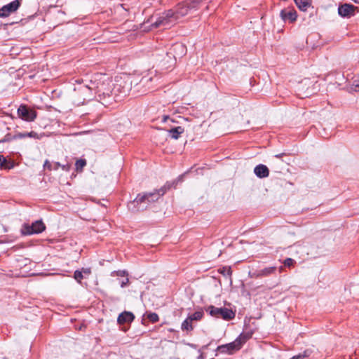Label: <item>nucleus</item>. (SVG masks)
Wrapping results in <instances>:
<instances>
[{"instance_id": "obj_28", "label": "nucleus", "mask_w": 359, "mask_h": 359, "mask_svg": "<svg viewBox=\"0 0 359 359\" xmlns=\"http://www.w3.org/2000/svg\"><path fill=\"white\" fill-rule=\"evenodd\" d=\"M80 271L83 273V275L85 276V278L91 273L90 268H82Z\"/></svg>"}, {"instance_id": "obj_24", "label": "nucleus", "mask_w": 359, "mask_h": 359, "mask_svg": "<svg viewBox=\"0 0 359 359\" xmlns=\"http://www.w3.org/2000/svg\"><path fill=\"white\" fill-rule=\"evenodd\" d=\"M85 278L83 273L80 270H76L74 273V278L79 283H81V280Z\"/></svg>"}, {"instance_id": "obj_30", "label": "nucleus", "mask_w": 359, "mask_h": 359, "mask_svg": "<svg viewBox=\"0 0 359 359\" xmlns=\"http://www.w3.org/2000/svg\"><path fill=\"white\" fill-rule=\"evenodd\" d=\"M309 354L307 353V351H304V353H300L299 355L293 356L295 359H301L305 357H307Z\"/></svg>"}, {"instance_id": "obj_32", "label": "nucleus", "mask_w": 359, "mask_h": 359, "mask_svg": "<svg viewBox=\"0 0 359 359\" xmlns=\"http://www.w3.org/2000/svg\"><path fill=\"white\" fill-rule=\"evenodd\" d=\"M43 167L49 170H51L52 169L51 163L48 160L45 161Z\"/></svg>"}, {"instance_id": "obj_1", "label": "nucleus", "mask_w": 359, "mask_h": 359, "mask_svg": "<svg viewBox=\"0 0 359 359\" xmlns=\"http://www.w3.org/2000/svg\"><path fill=\"white\" fill-rule=\"evenodd\" d=\"M98 81L95 87L89 86L92 89H97V94L99 102L107 107L116 101L115 97L118 93H126L127 90L125 89V85H122L121 81L116 80V83H113L110 78L97 74L94 76V82Z\"/></svg>"}, {"instance_id": "obj_21", "label": "nucleus", "mask_w": 359, "mask_h": 359, "mask_svg": "<svg viewBox=\"0 0 359 359\" xmlns=\"http://www.w3.org/2000/svg\"><path fill=\"white\" fill-rule=\"evenodd\" d=\"M203 316V312L202 311H197L194 312L193 314L189 316L188 317L191 319V320H200Z\"/></svg>"}, {"instance_id": "obj_23", "label": "nucleus", "mask_w": 359, "mask_h": 359, "mask_svg": "<svg viewBox=\"0 0 359 359\" xmlns=\"http://www.w3.org/2000/svg\"><path fill=\"white\" fill-rule=\"evenodd\" d=\"M219 273L224 276H231L232 274L231 269L229 266H224L219 269Z\"/></svg>"}, {"instance_id": "obj_25", "label": "nucleus", "mask_w": 359, "mask_h": 359, "mask_svg": "<svg viewBox=\"0 0 359 359\" xmlns=\"http://www.w3.org/2000/svg\"><path fill=\"white\" fill-rule=\"evenodd\" d=\"M147 318L152 323L158 322L159 320L158 316L156 313H148Z\"/></svg>"}, {"instance_id": "obj_27", "label": "nucleus", "mask_w": 359, "mask_h": 359, "mask_svg": "<svg viewBox=\"0 0 359 359\" xmlns=\"http://www.w3.org/2000/svg\"><path fill=\"white\" fill-rule=\"evenodd\" d=\"M6 163H7L6 159L3 156H0V166L1 168H10V167H8L6 165Z\"/></svg>"}, {"instance_id": "obj_10", "label": "nucleus", "mask_w": 359, "mask_h": 359, "mask_svg": "<svg viewBox=\"0 0 359 359\" xmlns=\"http://www.w3.org/2000/svg\"><path fill=\"white\" fill-rule=\"evenodd\" d=\"M280 15L284 22L289 20L291 22H294L297 17V12L294 9H283L280 11Z\"/></svg>"}, {"instance_id": "obj_13", "label": "nucleus", "mask_w": 359, "mask_h": 359, "mask_svg": "<svg viewBox=\"0 0 359 359\" xmlns=\"http://www.w3.org/2000/svg\"><path fill=\"white\" fill-rule=\"evenodd\" d=\"M254 172L259 178H265L269 175V168L263 164L257 165L254 169Z\"/></svg>"}, {"instance_id": "obj_31", "label": "nucleus", "mask_w": 359, "mask_h": 359, "mask_svg": "<svg viewBox=\"0 0 359 359\" xmlns=\"http://www.w3.org/2000/svg\"><path fill=\"white\" fill-rule=\"evenodd\" d=\"M309 354L307 353V351H304V353H300L299 355L293 356L295 359H301L305 357H307Z\"/></svg>"}, {"instance_id": "obj_3", "label": "nucleus", "mask_w": 359, "mask_h": 359, "mask_svg": "<svg viewBox=\"0 0 359 359\" xmlns=\"http://www.w3.org/2000/svg\"><path fill=\"white\" fill-rule=\"evenodd\" d=\"M207 311L210 316L217 318H222L226 320H231L235 317V313L227 308H217L214 306H210Z\"/></svg>"}, {"instance_id": "obj_35", "label": "nucleus", "mask_w": 359, "mask_h": 359, "mask_svg": "<svg viewBox=\"0 0 359 359\" xmlns=\"http://www.w3.org/2000/svg\"><path fill=\"white\" fill-rule=\"evenodd\" d=\"M69 168H70V165H62V170H69Z\"/></svg>"}, {"instance_id": "obj_34", "label": "nucleus", "mask_w": 359, "mask_h": 359, "mask_svg": "<svg viewBox=\"0 0 359 359\" xmlns=\"http://www.w3.org/2000/svg\"><path fill=\"white\" fill-rule=\"evenodd\" d=\"M129 282V280L128 278H126L125 280H123L121 283V286L122 287H125Z\"/></svg>"}, {"instance_id": "obj_18", "label": "nucleus", "mask_w": 359, "mask_h": 359, "mask_svg": "<svg viewBox=\"0 0 359 359\" xmlns=\"http://www.w3.org/2000/svg\"><path fill=\"white\" fill-rule=\"evenodd\" d=\"M192 320H191V319L187 317L184 320V322L182 323V326H181V328L183 331L186 330V331H191L193 330V326L191 325L192 323Z\"/></svg>"}, {"instance_id": "obj_33", "label": "nucleus", "mask_w": 359, "mask_h": 359, "mask_svg": "<svg viewBox=\"0 0 359 359\" xmlns=\"http://www.w3.org/2000/svg\"><path fill=\"white\" fill-rule=\"evenodd\" d=\"M11 136H12V135H9V134L6 135L3 140H0V143L1 142H8V141H12L13 140H11Z\"/></svg>"}, {"instance_id": "obj_11", "label": "nucleus", "mask_w": 359, "mask_h": 359, "mask_svg": "<svg viewBox=\"0 0 359 359\" xmlns=\"http://www.w3.org/2000/svg\"><path fill=\"white\" fill-rule=\"evenodd\" d=\"M276 266L266 267L263 269L257 271L254 273L253 276L255 278L267 277V276L274 274L276 273Z\"/></svg>"}, {"instance_id": "obj_29", "label": "nucleus", "mask_w": 359, "mask_h": 359, "mask_svg": "<svg viewBox=\"0 0 359 359\" xmlns=\"http://www.w3.org/2000/svg\"><path fill=\"white\" fill-rule=\"evenodd\" d=\"M173 48H174V50H175V49L181 50L182 52H184V50H185V48H184V45L181 44V43L175 44L173 46Z\"/></svg>"}, {"instance_id": "obj_22", "label": "nucleus", "mask_w": 359, "mask_h": 359, "mask_svg": "<svg viewBox=\"0 0 359 359\" xmlns=\"http://www.w3.org/2000/svg\"><path fill=\"white\" fill-rule=\"evenodd\" d=\"M86 165L85 159H79L76 161L75 166L77 171H81L84 166Z\"/></svg>"}, {"instance_id": "obj_38", "label": "nucleus", "mask_w": 359, "mask_h": 359, "mask_svg": "<svg viewBox=\"0 0 359 359\" xmlns=\"http://www.w3.org/2000/svg\"><path fill=\"white\" fill-rule=\"evenodd\" d=\"M58 167H61V168H62V165H61L59 163H56V168H55V169H57Z\"/></svg>"}, {"instance_id": "obj_5", "label": "nucleus", "mask_w": 359, "mask_h": 359, "mask_svg": "<svg viewBox=\"0 0 359 359\" xmlns=\"http://www.w3.org/2000/svg\"><path fill=\"white\" fill-rule=\"evenodd\" d=\"M46 229V226L41 220L36 221L32 224H25L22 229L21 233L22 235L27 236L35 233H40Z\"/></svg>"}, {"instance_id": "obj_36", "label": "nucleus", "mask_w": 359, "mask_h": 359, "mask_svg": "<svg viewBox=\"0 0 359 359\" xmlns=\"http://www.w3.org/2000/svg\"><path fill=\"white\" fill-rule=\"evenodd\" d=\"M118 275L124 276L125 275V271H118Z\"/></svg>"}, {"instance_id": "obj_15", "label": "nucleus", "mask_w": 359, "mask_h": 359, "mask_svg": "<svg viewBox=\"0 0 359 359\" xmlns=\"http://www.w3.org/2000/svg\"><path fill=\"white\" fill-rule=\"evenodd\" d=\"M134 318L135 316L132 313L124 311L118 316L117 321L118 324L122 325L126 323H131Z\"/></svg>"}, {"instance_id": "obj_8", "label": "nucleus", "mask_w": 359, "mask_h": 359, "mask_svg": "<svg viewBox=\"0 0 359 359\" xmlns=\"http://www.w3.org/2000/svg\"><path fill=\"white\" fill-rule=\"evenodd\" d=\"M241 348L239 340H235L231 343L219 346L217 351L221 353L231 355Z\"/></svg>"}, {"instance_id": "obj_26", "label": "nucleus", "mask_w": 359, "mask_h": 359, "mask_svg": "<svg viewBox=\"0 0 359 359\" xmlns=\"http://www.w3.org/2000/svg\"><path fill=\"white\" fill-rule=\"evenodd\" d=\"M284 266L291 267L295 264V261L292 258H287L283 262Z\"/></svg>"}, {"instance_id": "obj_19", "label": "nucleus", "mask_w": 359, "mask_h": 359, "mask_svg": "<svg viewBox=\"0 0 359 359\" xmlns=\"http://www.w3.org/2000/svg\"><path fill=\"white\" fill-rule=\"evenodd\" d=\"M252 337V333H242L239 335V337L236 339V340H239L241 342V346L242 347L243 344L246 342Z\"/></svg>"}, {"instance_id": "obj_12", "label": "nucleus", "mask_w": 359, "mask_h": 359, "mask_svg": "<svg viewBox=\"0 0 359 359\" xmlns=\"http://www.w3.org/2000/svg\"><path fill=\"white\" fill-rule=\"evenodd\" d=\"M190 8L187 3L180 4L176 10V11H174L175 13V18L176 20L179 19L180 17H183L189 14L190 11Z\"/></svg>"}, {"instance_id": "obj_9", "label": "nucleus", "mask_w": 359, "mask_h": 359, "mask_svg": "<svg viewBox=\"0 0 359 359\" xmlns=\"http://www.w3.org/2000/svg\"><path fill=\"white\" fill-rule=\"evenodd\" d=\"M358 8L350 4H344L338 8V13L343 18H351L353 16Z\"/></svg>"}, {"instance_id": "obj_2", "label": "nucleus", "mask_w": 359, "mask_h": 359, "mask_svg": "<svg viewBox=\"0 0 359 359\" xmlns=\"http://www.w3.org/2000/svg\"><path fill=\"white\" fill-rule=\"evenodd\" d=\"M170 187L168 186H164L163 188L160 189L159 190L151 192V193H146L142 195L139 194L135 199L133 201V203L140 204L142 203H150V202H154L157 201L160 196H163L167 189H169Z\"/></svg>"}, {"instance_id": "obj_7", "label": "nucleus", "mask_w": 359, "mask_h": 359, "mask_svg": "<svg viewBox=\"0 0 359 359\" xmlns=\"http://www.w3.org/2000/svg\"><path fill=\"white\" fill-rule=\"evenodd\" d=\"M21 6V0H15L0 8V18H6L15 13Z\"/></svg>"}, {"instance_id": "obj_14", "label": "nucleus", "mask_w": 359, "mask_h": 359, "mask_svg": "<svg viewBox=\"0 0 359 359\" xmlns=\"http://www.w3.org/2000/svg\"><path fill=\"white\" fill-rule=\"evenodd\" d=\"M25 137L40 139L41 135L34 131H31L29 133H18L15 135L11 136V140L22 139Z\"/></svg>"}, {"instance_id": "obj_16", "label": "nucleus", "mask_w": 359, "mask_h": 359, "mask_svg": "<svg viewBox=\"0 0 359 359\" xmlns=\"http://www.w3.org/2000/svg\"><path fill=\"white\" fill-rule=\"evenodd\" d=\"M184 131V129L181 126L175 127L168 130L171 137L175 140L178 139L180 135L183 133Z\"/></svg>"}, {"instance_id": "obj_17", "label": "nucleus", "mask_w": 359, "mask_h": 359, "mask_svg": "<svg viewBox=\"0 0 359 359\" xmlns=\"http://www.w3.org/2000/svg\"><path fill=\"white\" fill-rule=\"evenodd\" d=\"M297 6L303 11H306L311 6V2L308 0H294Z\"/></svg>"}, {"instance_id": "obj_4", "label": "nucleus", "mask_w": 359, "mask_h": 359, "mask_svg": "<svg viewBox=\"0 0 359 359\" xmlns=\"http://www.w3.org/2000/svg\"><path fill=\"white\" fill-rule=\"evenodd\" d=\"M176 21L175 13L172 10H168L161 14L157 20L151 25V29L158 28L160 27L169 26L170 24Z\"/></svg>"}, {"instance_id": "obj_37", "label": "nucleus", "mask_w": 359, "mask_h": 359, "mask_svg": "<svg viewBox=\"0 0 359 359\" xmlns=\"http://www.w3.org/2000/svg\"><path fill=\"white\" fill-rule=\"evenodd\" d=\"M283 270H284V266H280L279 267V271H280V272H282Z\"/></svg>"}, {"instance_id": "obj_20", "label": "nucleus", "mask_w": 359, "mask_h": 359, "mask_svg": "<svg viewBox=\"0 0 359 359\" xmlns=\"http://www.w3.org/2000/svg\"><path fill=\"white\" fill-rule=\"evenodd\" d=\"M203 0H191L189 2H187L190 10H196L199 8L200 4L202 3Z\"/></svg>"}, {"instance_id": "obj_6", "label": "nucleus", "mask_w": 359, "mask_h": 359, "mask_svg": "<svg viewBox=\"0 0 359 359\" xmlns=\"http://www.w3.org/2000/svg\"><path fill=\"white\" fill-rule=\"evenodd\" d=\"M18 116L25 121H33L36 118V111L25 104H21L18 109Z\"/></svg>"}]
</instances>
